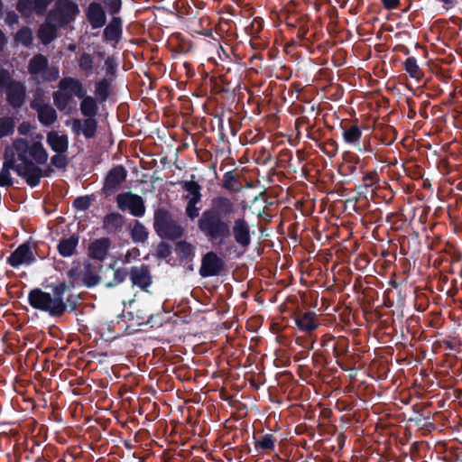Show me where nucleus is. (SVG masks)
Returning <instances> with one entry per match:
<instances>
[{"instance_id":"f257e3e1","label":"nucleus","mask_w":462,"mask_h":462,"mask_svg":"<svg viewBox=\"0 0 462 462\" xmlns=\"http://www.w3.org/2000/svg\"><path fill=\"white\" fill-rule=\"evenodd\" d=\"M236 204L227 197L217 196L211 200L208 209H206L198 226L199 230L210 241L219 244L226 242L233 235L236 243L246 249L251 244V228L248 221L243 217H237L233 222L228 219L236 211Z\"/></svg>"},{"instance_id":"f03ea898","label":"nucleus","mask_w":462,"mask_h":462,"mask_svg":"<svg viewBox=\"0 0 462 462\" xmlns=\"http://www.w3.org/2000/svg\"><path fill=\"white\" fill-rule=\"evenodd\" d=\"M42 134H37L31 138H16L5 152H11L16 161V173L24 178L27 184L35 187L40 183L43 175H48L39 167L44 164L49 154L42 144Z\"/></svg>"},{"instance_id":"7ed1b4c3","label":"nucleus","mask_w":462,"mask_h":462,"mask_svg":"<svg viewBox=\"0 0 462 462\" xmlns=\"http://www.w3.org/2000/svg\"><path fill=\"white\" fill-rule=\"evenodd\" d=\"M63 284L55 287L53 295L41 289H34L30 291L28 300L32 308L46 311L51 316H59L67 309V305L63 300Z\"/></svg>"},{"instance_id":"20e7f679","label":"nucleus","mask_w":462,"mask_h":462,"mask_svg":"<svg viewBox=\"0 0 462 462\" xmlns=\"http://www.w3.org/2000/svg\"><path fill=\"white\" fill-rule=\"evenodd\" d=\"M0 88H5L7 99L14 107H20L25 97L24 86L20 82L13 81L8 71L0 70Z\"/></svg>"},{"instance_id":"39448f33","label":"nucleus","mask_w":462,"mask_h":462,"mask_svg":"<svg viewBox=\"0 0 462 462\" xmlns=\"http://www.w3.org/2000/svg\"><path fill=\"white\" fill-rule=\"evenodd\" d=\"M154 228L163 237L176 239L182 236L183 229L173 221L167 211L158 210L154 217Z\"/></svg>"},{"instance_id":"423d86ee","label":"nucleus","mask_w":462,"mask_h":462,"mask_svg":"<svg viewBox=\"0 0 462 462\" xmlns=\"http://www.w3.org/2000/svg\"><path fill=\"white\" fill-rule=\"evenodd\" d=\"M48 59L37 54L32 58L28 65V71L32 76L42 75V79L46 81L56 80L59 78L60 71L57 67H48Z\"/></svg>"},{"instance_id":"0eeeda50","label":"nucleus","mask_w":462,"mask_h":462,"mask_svg":"<svg viewBox=\"0 0 462 462\" xmlns=\"http://www.w3.org/2000/svg\"><path fill=\"white\" fill-rule=\"evenodd\" d=\"M118 208L129 211L134 217H142L145 212L143 199L141 196L131 192L118 194L116 197Z\"/></svg>"},{"instance_id":"6e6552de","label":"nucleus","mask_w":462,"mask_h":462,"mask_svg":"<svg viewBox=\"0 0 462 462\" xmlns=\"http://www.w3.org/2000/svg\"><path fill=\"white\" fill-rule=\"evenodd\" d=\"M79 13L78 5L69 0H59L56 7L50 14V21H57L59 25H63L74 19Z\"/></svg>"},{"instance_id":"1a4fd4ad","label":"nucleus","mask_w":462,"mask_h":462,"mask_svg":"<svg viewBox=\"0 0 462 462\" xmlns=\"http://www.w3.org/2000/svg\"><path fill=\"white\" fill-rule=\"evenodd\" d=\"M223 268V260L216 253L208 252L202 257L199 274L202 277L216 276L220 273Z\"/></svg>"},{"instance_id":"9d476101","label":"nucleus","mask_w":462,"mask_h":462,"mask_svg":"<svg viewBox=\"0 0 462 462\" xmlns=\"http://www.w3.org/2000/svg\"><path fill=\"white\" fill-rule=\"evenodd\" d=\"M129 276L133 285L143 291H147L152 282L149 267L144 264L132 267Z\"/></svg>"},{"instance_id":"9b49d317","label":"nucleus","mask_w":462,"mask_h":462,"mask_svg":"<svg viewBox=\"0 0 462 462\" xmlns=\"http://www.w3.org/2000/svg\"><path fill=\"white\" fill-rule=\"evenodd\" d=\"M31 106L38 114L39 121L44 125H51L57 120V113L55 109L48 104H44L41 99H33Z\"/></svg>"},{"instance_id":"f8f14e48","label":"nucleus","mask_w":462,"mask_h":462,"mask_svg":"<svg viewBox=\"0 0 462 462\" xmlns=\"http://www.w3.org/2000/svg\"><path fill=\"white\" fill-rule=\"evenodd\" d=\"M34 260L32 251L26 244L19 245L7 258V263L12 267H19L22 264H29Z\"/></svg>"},{"instance_id":"ddd939ff","label":"nucleus","mask_w":462,"mask_h":462,"mask_svg":"<svg viewBox=\"0 0 462 462\" xmlns=\"http://www.w3.org/2000/svg\"><path fill=\"white\" fill-rule=\"evenodd\" d=\"M58 88L69 92L72 97L75 96L81 98L87 94V90L83 84L78 79L71 77H65L61 79L59 82Z\"/></svg>"},{"instance_id":"4468645a","label":"nucleus","mask_w":462,"mask_h":462,"mask_svg":"<svg viewBox=\"0 0 462 462\" xmlns=\"http://www.w3.org/2000/svg\"><path fill=\"white\" fill-rule=\"evenodd\" d=\"M46 142L55 152H67L69 149V138L67 134L59 131H50L47 134Z\"/></svg>"},{"instance_id":"2eb2a0df","label":"nucleus","mask_w":462,"mask_h":462,"mask_svg":"<svg viewBox=\"0 0 462 462\" xmlns=\"http://www.w3.org/2000/svg\"><path fill=\"white\" fill-rule=\"evenodd\" d=\"M96 130L97 121L94 117H88L84 121L75 119L72 123V131L76 134H83L86 138H92L96 134Z\"/></svg>"},{"instance_id":"dca6fc26","label":"nucleus","mask_w":462,"mask_h":462,"mask_svg":"<svg viewBox=\"0 0 462 462\" xmlns=\"http://www.w3.org/2000/svg\"><path fill=\"white\" fill-rule=\"evenodd\" d=\"M110 246L108 238L103 237L97 239L88 245V255L96 260L103 261L107 254Z\"/></svg>"},{"instance_id":"f3484780","label":"nucleus","mask_w":462,"mask_h":462,"mask_svg":"<svg viewBox=\"0 0 462 462\" xmlns=\"http://www.w3.org/2000/svg\"><path fill=\"white\" fill-rule=\"evenodd\" d=\"M4 159V165L0 171V186L2 187L9 186L13 183L10 170L13 169L16 172L15 165L17 164L11 152H5Z\"/></svg>"},{"instance_id":"a211bd4d","label":"nucleus","mask_w":462,"mask_h":462,"mask_svg":"<svg viewBox=\"0 0 462 462\" xmlns=\"http://www.w3.org/2000/svg\"><path fill=\"white\" fill-rule=\"evenodd\" d=\"M295 323L304 332H311L319 327V320L314 312H304L295 317Z\"/></svg>"},{"instance_id":"6ab92c4d","label":"nucleus","mask_w":462,"mask_h":462,"mask_svg":"<svg viewBox=\"0 0 462 462\" xmlns=\"http://www.w3.org/2000/svg\"><path fill=\"white\" fill-rule=\"evenodd\" d=\"M126 178V171L122 166L113 168L107 174L105 181V189L113 190L117 188Z\"/></svg>"},{"instance_id":"aec40b11","label":"nucleus","mask_w":462,"mask_h":462,"mask_svg":"<svg viewBox=\"0 0 462 462\" xmlns=\"http://www.w3.org/2000/svg\"><path fill=\"white\" fill-rule=\"evenodd\" d=\"M60 26L57 21H50V14L47 22L38 31V37L43 44H48L56 37L57 27Z\"/></svg>"},{"instance_id":"412c9836","label":"nucleus","mask_w":462,"mask_h":462,"mask_svg":"<svg viewBox=\"0 0 462 462\" xmlns=\"http://www.w3.org/2000/svg\"><path fill=\"white\" fill-rule=\"evenodd\" d=\"M342 136L346 143L356 147L358 151H361L360 140L362 137V131L357 125H352L349 127L344 128Z\"/></svg>"},{"instance_id":"4be33fe9","label":"nucleus","mask_w":462,"mask_h":462,"mask_svg":"<svg viewBox=\"0 0 462 462\" xmlns=\"http://www.w3.org/2000/svg\"><path fill=\"white\" fill-rule=\"evenodd\" d=\"M122 35V23L120 18L115 17L104 30V37L106 41L118 42Z\"/></svg>"},{"instance_id":"5701e85b","label":"nucleus","mask_w":462,"mask_h":462,"mask_svg":"<svg viewBox=\"0 0 462 462\" xmlns=\"http://www.w3.org/2000/svg\"><path fill=\"white\" fill-rule=\"evenodd\" d=\"M88 17L93 28H100L106 23L105 13L98 4H91L89 5Z\"/></svg>"},{"instance_id":"b1692460","label":"nucleus","mask_w":462,"mask_h":462,"mask_svg":"<svg viewBox=\"0 0 462 462\" xmlns=\"http://www.w3.org/2000/svg\"><path fill=\"white\" fill-rule=\"evenodd\" d=\"M79 245V237L76 236H70L68 238L61 239L58 244V252L63 257L72 256Z\"/></svg>"},{"instance_id":"393cba45","label":"nucleus","mask_w":462,"mask_h":462,"mask_svg":"<svg viewBox=\"0 0 462 462\" xmlns=\"http://www.w3.org/2000/svg\"><path fill=\"white\" fill-rule=\"evenodd\" d=\"M183 189L186 191L185 199L188 202L199 203L201 200L200 186L193 181H185Z\"/></svg>"},{"instance_id":"a878e982","label":"nucleus","mask_w":462,"mask_h":462,"mask_svg":"<svg viewBox=\"0 0 462 462\" xmlns=\"http://www.w3.org/2000/svg\"><path fill=\"white\" fill-rule=\"evenodd\" d=\"M53 102L59 110H64L71 102L73 97L66 90L59 88L53 92Z\"/></svg>"},{"instance_id":"bb28decb","label":"nucleus","mask_w":462,"mask_h":462,"mask_svg":"<svg viewBox=\"0 0 462 462\" xmlns=\"http://www.w3.org/2000/svg\"><path fill=\"white\" fill-rule=\"evenodd\" d=\"M80 111L87 117H94L97 111L96 100L90 96L81 97Z\"/></svg>"},{"instance_id":"cd10ccee","label":"nucleus","mask_w":462,"mask_h":462,"mask_svg":"<svg viewBox=\"0 0 462 462\" xmlns=\"http://www.w3.org/2000/svg\"><path fill=\"white\" fill-rule=\"evenodd\" d=\"M406 72L413 79H420L422 78L423 73L420 69L417 60L413 57H409L404 62Z\"/></svg>"},{"instance_id":"c85d7f7f","label":"nucleus","mask_w":462,"mask_h":462,"mask_svg":"<svg viewBox=\"0 0 462 462\" xmlns=\"http://www.w3.org/2000/svg\"><path fill=\"white\" fill-rule=\"evenodd\" d=\"M32 40H33L32 32L31 29H29L27 27H23V28L20 29L14 36V41L17 43L22 44L25 47L31 46L32 43Z\"/></svg>"},{"instance_id":"c756f323","label":"nucleus","mask_w":462,"mask_h":462,"mask_svg":"<svg viewBox=\"0 0 462 462\" xmlns=\"http://www.w3.org/2000/svg\"><path fill=\"white\" fill-rule=\"evenodd\" d=\"M176 254L181 258H192L195 254V248L191 244L181 241L176 245Z\"/></svg>"},{"instance_id":"7c9ffc66","label":"nucleus","mask_w":462,"mask_h":462,"mask_svg":"<svg viewBox=\"0 0 462 462\" xmlns=\"http://www.w3.org/2000/svg\"><path fill=\"white\" fill-rule=\"evenodd\" d=\"M131 235L134 242H144L148 237L146 228L138 221L134 225Z\"/></svg>"},{"instance_id":"2f4dec72","label":"nucleus","mask_w":462,"mask_h":462,"mask_svg":"<svg viewBox=\"0 0 462 462\" xmlns=\"http://www.w3.org/2000/svg\"><path fill=\"white\" fill-rule=\"evenodd\" d=\"M94 59L90 54L83 53L79 60V68L89 74L93 69Z\"/></svg>"},{"instance_id":"473e14b6","label":"nucleus","mask_w":462,"mask_h":462,"mask_svg":"<svg viewBox=\"0 0 462 462\" xmlns=\"http://www.w3.org/2000/svg\"><path fill=\"white\" fill-rule=\"evenodd\" d=\"M82 281L86 286L93 287L98 283L99 277L96 273H94L88 266L86 267L85 272L83 273Z\"/></svg>"},{"instance_id":"72a5a7b5","label":"nucleus","mask_w":462,"mask_h":462,"mask_svg":"<svg viewBox=\"0 0 462 462\" xmlns=\"http://www.w3.org/2000/svg\"><path fill=\"white\" fill-rule=\"evenodd\" d=\"M67 152H56L51 158V163L54 167L58 169H63L68 165V158L65 155Z\"/></svg>"},{"instance_id":"f704fd0d","label":"nucleus","mask_w":462,"mask_h":462,"mask_svg":"<svg viewBox=\"0 0 462 462\" xmlns=\"http://www.w3.org/2000/svg\"><path fill=\"white\" fill-rule=\"evenodd\" d=\"M14 124L11 118H0V137L13 133Z\"/></svg>"},{"instance_id":"c9c22d12","label":"nucleus","mask_w":462,"mask_h":462,"mask_svg":"<svg viewBox=\"0 0 462 462\" xmlns=\"http://www.w3.org/2000/svg\"><path fill=\"white\" fill-rule=\"evenodd\" d=\"M127 274L128 273L125 268L115 270L113 273L114 278L111 282H108L107 285L109 287H113L122 283L125 280Z\"/></svg>"},{"instance_id":"e433bc0d","label":"nucleus","mask_w":462,"mask_h":462,"mask_svg":"<svg viewBox=\"0 0 462 462\" xmlns=\"http://www.w3.org/2000/svg\"><path fill=\"white\" fill-rule=\"evenodd\" d=\"M257 446L263 449H273L274 448V439L273 435L263 436L258 441Z\"/></svg>"},{"instance_id":"4c0bfd02","label":"nucleus","mask_w":462,"mask_h":462,"mask_svg":"<svg viewBox=\"0 0 462 462\" xmlns=\"http://www.w3.org/2000/svg\"><path fill=\"white\" fill-rule=\"evenodd\" d=\"M53 0H32L33 3V11L37 14H43L48 7V5Z\"/></svg>"},{"instance_id":"58836bf2","label":"nucleus","mask_w":462,"mask_h":462,"mask_svg":"<svg viewBox=\"0 0 462 462\" xmlns=\"http://www.w3.org/2000/svg\"><path fill=\"white\" fill-rule=\"evenodd\" d=\"M104 5L110 14H116L121 9V0H105Z\"/></svg>"},{"instance_id":"ea45409f","label":"nucleus","mask_w":462,"mask_h":462,"mask_svg":"<svg viewBox=\"0 0 462 462\" xmlns=\"http://www.w3.org/2000/svg\"><path fill=\"white\" fill-rule=\"evenodd\" d=\"M198 203L188 202L186 207V214L191 219H195L199 217V208L197 207Z\"/></svg>"},{"instance_id":"a19ab883","label":"nucleus","mask_w":462,"mask_h":462,"mask_svg":"<svg viewBox=\"0 0 462 462\" xmlns=\"http://www.w3.org/2000/svg\"><path fill=\"white\" fill-rule=\"evenodd\" d=\"M74 207L79 210H85L90 206V199L88 197H79L74 200Z\"/></svg>"},{"instance_id":"79ce46f5","label":"nucleus","mask_w":462,"mask_h":462,"mask_svg":"<svg viewBox=\"0 0 462 462\" xmlns=\"http://www.w3.org/2000/svg\"><path fill=\"white\" fill-rule=\"evenodd\" d=\"M107 85L105 81H99L96 84V96L100 97L101 99H105L106 97Z\"/></svg>"},{"instance_id":"37998d69","label":"nucleus","mask_w":462,"mask_h":462,"mask_svg":"<svg viewBox=\"0 0 462 462\" xmlns=\"http://www.w3.org/2000/svg\"><path fill=\"white\" fill-rule=\"evenodd\" d=\"M17 9L21 13H26L28 11L33 10L32 0H18Z\"/></svg>"},{"instance_id":"c03bdc74","label":"nucleus","mask_w":462,"mask_h":462,"mask_svg":"<svg viewBox=\"0 0 462 462\" xmlns=\"http://www.w3.org/2000/svg\"><path fill=\"white\" fill-rule=\"evenodd\" d=\"M158 254L162 257H167L171 254L170 246L164 243H162L158 246Z\"/></svg>"},{"instance_id":"a18cd8bd","label":"nucleus","mask_w":462,"mask_h":462,"mask_svg":"<svg viewBox=\"0 0 462 462\" xmlns=\"http://www.w3.org/2000/svg\"><path fill=\"white\" fill-rule=\"evenodd\" d=\"M121 220V217L119 214L113 213L106 217L105 225H109L110 223L118 222Z\"/></svg>"},{"instance_id":"49530a36","label":"nucleus","mask_w":462,"mask_h":462,"mask_svg":"<svg viewBox=\"0 0 462 462\" xmlns=\"http://www.w3.org/2000/svg\"><path fill=\"white\" fill-rule=\"evenodd\" d=\"M30 130H31V125L27 122H23L18 126V132L20 134H23V135L27 134L30 132Z\"/></svg>"},{"instance_id":"de8ad7c7","label":"nucleus","mask_w":462,"mask_h":462,"mask_svg":"<svg viewBox=\"0 0 462 462\" xmlns=\"http://www.w3.org/2000/svg\"><path fill=\"white\" fill-rule=\"evenodd\" d=\"M387 9H393L399 5V0H382Z\"/></svg>"},{"instance_id":"09e8293b","label":"nucleus","mask_w":462,"mask_h":462,"mask_svg":"<svg viewBox=\"0 0 462 462\" xmlns=\"http://www.w3.org/2000/svg\"><path fill=\"white\" fill-rule=\"evenodd\" d=\"M439 1L443 4V8L445 10H448V9L454 7V5L457 3V0H439Z\"/></svg>"},{"instance_id":"8fccbe9b","label":"nucleus","mask_w":462,"mask_h":462,"mask_svg":"<svg viewBox=\"0 0 462 462\" xmlns=\"http://www.w3.org/2000/svg\"><path fill=\"white\" fill-rule=\"evenodd\" d=\"M5 43H6V37L4 34V32L0 30V51L3 50Z\"/></svg>"},{"instance_id":"3c124183","label":"nucleus","mask_w":462,"mask_h":462,"mask_svg":"<svg viewBox=\"0 0 462 462\" xmlns=\"http://www.w3.org/2000/svg\"><path fill=\"white\" fill-rule=\"evenodd\" d=\"M7 19L9 20V22H16L17 20V16L14 14H9Z\"/></svg>"},{"instance_id":"603ef678","label":"nucleus","mask_w":462,"mask_h":462,"mask_svg":"<svg viewBox=\"0 0 462 462\" xmlns=\"http://www.w3.org/2000/svg\"><path fill=\"white\" fill-rule=\"evenodd\" d=\"M228 185H230V182H227V184H225V187H229Z\"/></svg>"},{"instance_id":"864d4df0","label":"nucleus","mask_w":462,"mask_h":462,"mask_svg":"<svg viewBox=\"0 0 462 462\" xmlns=\"http://www.w3.org/2000/svg\"><path fill=\"white\" fill-rule=\"evenodd\" d=\"M228 185H230V182H227V184H225V187H229Z\"/></svg>"}]
</instances>
